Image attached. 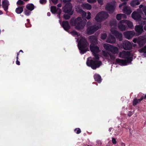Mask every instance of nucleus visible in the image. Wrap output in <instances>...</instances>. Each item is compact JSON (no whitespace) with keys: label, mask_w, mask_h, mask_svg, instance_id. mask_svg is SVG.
<instances>
[{"label":"nucleus","mask_w":146,"mask_h":146,"mask_svg":"<svg viewBox=\"0 0 146 146\" xmlns=\"http://www.w3.org/2000/svg\"><path fill=\"white\" fill-rule=\"evenodd\" d=\"M70 23L71 26H75L76 29L80 30L84 28L86 25V22L83 21L81 17H78L75 19H71Z\"/></svg>","instance_id":"f257e3e1"},{"label":"nucleus","mask_w":146,"mask_h":146,"mask_svg":"<svg viewBox=\"0 0 146 146\" xmlns=\"http://www.w3.org/2000/svg\"><path fill=\"white\" fill-rule=\"evenodd\" d=\"M87 40L84 37H82L78 43V47L81 54H83L87 51H89L88 48L85 49L88 45Z\"/></svg>","instance_id":"f03ea898"},{"label":"nucleus","mask_w":146,"mask_h":146,"mask_svg":"<svg viewBox=\"0 0 146 146\" xmlns=\"http://www.w3.org/2000/svg\"><path fill=\"white\" fill-rule=\"evenodd\" d=\"M102 64L101 61L94 60L92 59H88L86 62L87 65L90 67L93 70H95L99 68Z\"/></svg>","instance_id":"7ed1b4c3"},{"label":"nucleus","mask_w":146,"mask_h":146,"mask_svg":"<svg viewBox=\"0 0 146 146\" xmlns=\"http://www.w3.org/2000/svg\"><path fill=\"white\" fill-rule=\"evenodd\" d=\"M108 16L109 15L106 12L102 11L99 12L96 15L95 19L97 22L101 23L107 19Z\"/></svg>","instance_id":"20e7f679"},{"label":"nucleus","mask_w":146,"mask_h":146,"mask_svg":"<svg viewBox=\"0 0 146 146\" xmlns=\"http://www.w3.org/2000/svg\"><path fill=\"white\" fill-rule=\"evenodd\" d=\"M116 3L115 1H112L110 3H108L106 5V9L109 13H112L114 12L115 7Z\"/></svg>","instance_id":"39448f33"},{"label":"nucleus","mask_w":146,"mask_h":146,"mask_svg":"<svg viewBox=\"0 0 146 146\" xmlns=\"http://www.w3.org/2000/svg\"><path fill=\"white\" fill-rule=\"evenodd\" d=\"M72 6L70 3H67L63 8V11L65 13L68 14L70 15L73 14L72 11Z\"/></svg>","instance_id":"423d86ee"},{"label":"nucleus","mask_w":146,"mask_h":146,"mask_svg":"<svg viewBox=\"0 0 146 146\" xmlns=\"http://www.w3.org/2000/svg\"><path fill=\"white\" fill-rule=\"evenodd\" d=\"M101 27V24H100L99 26L95 25L89 27L87 30V33L89 35L92 34Z\"/></svg>","instance_id":"0eeeda50"},{"label":"nucleus","mask_w":146,"mask_h":146,"mask_svg":"<svg viewBox=\"0 0 146 146\" xmlns=\"http://www.w3.org/2000/svg\"><path fill=\"white\" fill-rule=\"evenodd\" d=\"M132 18L136 22L140 21L142 17L140 14L136 11H133L131 14Z\"/></svg>","instance_id":"6e6552de"},{"label":"nucleus","mask_w":146,"mask_h":146,"mask_svg":"<svg viewBox=\"0 0 146 146\" xmlns=\"http://www.w3.org/2000/svg\"><path fill=\"white\" fill-rule=\"evenodd\" d=\"M111 32L118 40L120 41L122 40L123 35L121 33H120L118 31L115 30L111 31Z\"/></svg>","instance_id":"1a4fd4ad"},{"label":"nucleus","mask_w":146,"mask_h":146,"mask_svg":"<svg viewBox=\"0 0 146 146\" xmlns=\"http://www.w3.org/2000/svg\"><path fill=\"white\" fill-rule=\"evenodd\" d=\"M95 45L90 44V50L93 53H98L100 51L99 47Z\"/></svg>","instance_id":"9d476101"},{"label":"nucleus","mask_w":146,"mask_h":146,"mask_svg":"<svg viewBox=\"0 0 146 146\" xmlns=\"http://www.w3.org/2000/svg\"><path fill=\"white\" fill-rule=\"evenodd\" d=\"M146 42V38L144 36H141L139 38L138 44L139 47L143 46Z\"/></svg>","instance_id":"9b49d317"},{"label":"nucleus","mask_w":146,"mask_h":146,"mask_svg":"<svg viewBox=\"0 0 146 146\" xmlns=\"http://www.w3.org/2000/svg\"><path fill=\"white\" fill-rule=\"evenodd\" d=\"M123 47L125 50H130L132 49V45L131 43L128 41H125L123 42Z\"/></svg>","instance_id":"f8f14e48"},{"label":"nucleus","mask_w":146,"mask_h":146,"mask_svg":"<svg viewBox=\"0 0 146 146\" xmlns=\"http://www.w3.org/2000/svg\"><path fill=\"white\" fill-rule=\"evenodd\" d=\"M117 27L120 30L123 31L127 29V27L126 25L125 24L124 22H121V21L118 23Z\"/></svg>","instance_id":"ddd939ff"},{"label":"nucleus","mask_w":146,"mask_h":146,"mask_svg":"<svg viewBox=\"0 0 146 146\" xmlns=\"http://www.w3.org/2000/svg\"><path fill=\"white\" fill-rule=\"evenodd\" d=\"M131 55V53L129 51H123L120 52L119 57L122 58H126Z\"/></svg>","instance_id":"4468645a"},{"label":"nucleus","mask_w":146,"mask_h":146,"mask_svg":"<svg viewBox=\"0 0 146 146\" xmlns=\"http://www.w3.org/2000/svg\"><path fill=\"white\" fill-rule=\"evenodd\" d=\"M61 26L64 29L67 31H68L70 28V26L69 24V23L67 21H63L62 22Z\"/></svg>","instance_id":"2eb2a0df"},{"label":"nucleus","mask_w":146,"mask_h":146,"mask_svg":"<svg viewBox=\"0 0 146 146\" xmlns=\"http://www.w3.org/2000/svg\"><path fill=\"white\" fill-rule=\"evenodd\" d=\"M89 41L91 43L90 44H96L98 43V40L97 37L94 36H90L89 37Z\"/></svg>","instance_id":"dca6fc26"},{"label":"nucleus","mask_w":146,"mask_h":146,"mask_svg":"<svg viewBox=\"0 0 146 146\" xmlns=\"http://www.w3.org/2000/svg\"><path fill=\"white\" fill-rule=\"evenodd\" d=\"M123 35L125 38L128 39H130L133 36L134 33L133 32L129 31L125 32Z\"/></svg>","instance_id":"f3484780"},{"label":"nucleus","mask_w":146,"mask_h":146,"mask_svg":"<svg viewBox=\"0 0 146 146\" xmlns=\"http://www.w3.org/2000/svg\"><path fill=\"white\" fill-rule=\"evenodd\" d=\"M143 26L141 25H136L135 28V30L137 33L138 35H141L143 32Z\"/></svg>","instance_id":"a211bd4d"},{"label":"nucleus","mask_w":146,"mask_h":146,"mask_svg":"<svg viewBox=\"0 0 146 146\" xmlns=\"http://www.w3.org/2000/svg\"><path fill=\"white\" fill-rule=\"evenodd\" d=\"M124 22L125 24L126 25L127 27V29L128 28H131L133 27V24L132 22L127 20L123 19L121 21V22Z\"/></svg>","instance_id":"6ab92c4d"},{"label":"nucleus","mask_w":146,"mask_h":146,"mask_svg":"<svg viewBox=\"0 0 146 146\" xmlns=\"http://www.w3.org/2000/svg\"><path fill=\"white\" fill-rule=\"evenodd\" d=\"M9 5V2L8 0H4L2 1V7L5 11H6L8 10Z\"/></svg>","instance_id":"aec40b11"},{"label":"nucleus","mask_w":146,"mask_h":146,"mask_svg":"<svg viewBox=\"0 0 146 146\" xmlns=\"http://www.w3.org/2000/svg\"><path fill=\"white\" fill-rule=\"evenodd\" d=\"M116 39L115 37L113 35H110L108 38L106 42L110 43H114L115 42Z\"/></svg>","instance_id":"412c9836"},{"label":"nucleus","mask_w":146,"mask_h":146,"mask_svg":"<svg viewBox=\"0 0 146 146\" xmlns=\"http://www.w3.org/2000/svg\"><path fill=\"white\" fill-rule=\"evenodd\" d=\"M116 62L117 64L121 66L127 65L126 61H125V60L117 58L116 59Z\"/></svg>","instance_id":"4be33fe9"},{"label":"nucleus","mask_w":146,"mask_h":146,"mask_svg":"<svg viewBox=\"0 0 146 146\" xmlns=\"http://www.w3.org/2000/svg\"><path fill=\"white\" fill-rule=\"evenodd\" d=\"M123 12L127 15H129L131 13L132 11L129 7L126 6L124 7L123 9Z\"/></svg>","instance_id":"5701e85b"},{"label":"nucleus","mask_w":146,"mask_h":146,"mask_svg":"<svg viewBox=\"0 0 146 146\" xmlns=\"http://www.w3.org/2000/svg\"><path fill=\"white\" fill-rule=\"evenodd\" d=\"M109 51L113 54H115L118 53L119 50L117 47L111 46L110 47Z\"/></svg>","instance_id":"b1692460"},{"label":"nucleus","mask_w":146,"mask_h":146,"mask_svg":"<svg viewBox=\"0 0 146 146\" xmlns=\"http://www.w3.org/2000/svg\"><path fill=\"white\" fill-rule=\"evenodd\" d=\"M24 6H19L16 9L15 12L18 14H21L23 11Z\"/></svg>","instance_id":"393cba45"},{"label":"nucleus","mask_w":146,"mask_h":146,"mask_svg":"<svg viewBox=\"0 0 146 146\" xmlns=\"http://www.w3.org/2000/svg\"><path fill=\"white\" fill-rule=\"evenodd\" d=\"M94 78L95 80L98 83H100L101 82V77L100 75L96 74L94 75Z\"/></svg>","instance_id":"a878e982"},{"label":"nucleus","mask_w":146,"mask_h":146,"mask_svg":"<svg viewBox=\"0 0 146 146\" xmlns=\"http://www.w3.org/2000/svg\"><path fill=\"white\" fill-rule=\"evenodd\" d=\"M140 3L138 0H133L131 2L130 5L131 6L134 7L136 5H139Z\"/></svg>","instance_id":"bb28decb"},{"label":"nucleus","mask_w":146,"mask_h":146,"mask_svg":"<svg viewBox=\"0 0 146 146\" xmlns=\"http://www.w3.org/2000/svg\"><path fill=\"white\" fill-rule=\"evenodd\" d=\"M26 7L28 10L31 11L34 9L35 6L33 4L29 3L27 4L26 5Z\"/></svg>","instance_id":"cd10ccee"},{"label":"nucleus","mask_w":146,"mask_h":146,"mask_svg":"<svg viewBox=\"0 0 146 146\" xmlns=\"http://www.w3.org/2000/svg\"><path fill=\"white\" fill-rule=\"evenodd\" d=\"M76 11L79 14H80L83 11L80 6H76L75 8Z\"/></svg>","instance_id":"c85d7f7f"},{"label":"nucleus","mask_w":146,"mask_h":146,"mask_svg":"<svg viewBox=\"0 0 146 146\" xmlns=\"http://www.w3.org/2000/svg\"><path fill=\"white\" fill-rule=\"evenodd\" d=\"M57 8L55 6H52L51 7L50 11L52 13L55 14L56 13V10Z\"/></svg>","instance_id":"c756f323"},{"label":"nucleus","mask_w":146,"mask_h":146,"mask_svg":"<svg viewBox=\"0 0 146 146\" xmlns=\"http://www.w3.org/2000/svg\"><path fill=\"white\" fill-rule=\"evenodd\" d=\"M133 57H128L127 58H126V60H125V61H126V64L127 63H130L133 60Z\"/></svg>","instance_id":"7c9ffc66"},{"label":"nucleus","mask_w":146,"mask_h":146,"mask_svg":"<svg viewBox=\"0 0 146 146\" xmlns=\"http://www.w3.org/2000/svg\"><path fill=\"white\" fill-rule=\"evenodd\" d=\"M84 7L88 10H90L92 8L91 5L88 3L84 5Z\"/></svg>","instance_id":"2f4dec72"},{"label":"nucleus","mask_w":146,"mask_h":146,"mask_svg":"<svg viewBox=\"0 0 146 146\" xmlns=\"http://www.w3.org/2000/svg\"><path fill=\"white\" fill-rule=\"evenodd\" d=\"M97 53H93V55L94 56V58H93L94 60L98 61L99 60V55L97 54Z\"/></svg>","instance_id":"473e14b6"},{"label":"nucleus","mask_w":146,"mask_h":146,"mask_svg":"<svg viewBox=\"0 0 146 146\" xmlns=\"http://www.w3.org/2000/svg\"><path fill=\"white\" fill-rule=\"evenodd\" d=\"M24 12L25 14L27 16H29L31 13V11L26 9H24Z\"/></svg>","instance_id":"72a5a7b5"},{"label":"nucleus","mask_w":146,"mask_h":146,"mask_svg":"<svg viewBox=\"0 0 146 146\" xmlns=\"http://www.w3.org/2000/svg\"><path fill=\"white\" fill-rule=\"evenodd\" d=\"M25 4V2L21 0H19L17 2V4L18 5H23Z\"/></svg>","instance_id":"f704fd0d"},{"label":"nucleus","mask_w":146,"mask_h":146,"mask_svg":"<svg viewBox=\"0 0 146 146\" xmlns=\"http://www.w3.org/2000/svg\"><path fill=\"white\" fill-rule=\"evenodd\" d=\"M139 51L141 53L144 52V53H146V45L140 49Z\"/></svg>","instance_id":"c9c22d12"},{"label":"nucleus","mask_w":146,"mask_h":146,"mask_svg":"<svg viewBox=\"0 0 146 146\" xmlns=\"http://www.w3.org/2000/svg\"><path fill=\"white\" fill-rule=\"evenodd\" d=\"M111 46L110 45H109L107 44H104V47L106 49L108 50H110V48Z\"/></svg>","instance_id":"e433bc0d"},{"label":"nucleus","mask_w":146,"mask_h":146,"mask_svg":"<svg viewBox=\"0 0 146 146\" xmlns=\"http://www.w3.org/2000/svg\"><path fill=\"white\" fill-rule=\"evenodd\" d=\"M139 22V23L140 25H141V26H143V25L146 24V21H138Z\"/></svg>","instance_id":"4c0bfd02"},{"label":"nucleus","mask_w":146,"mask_h":146,"mask_svg":"<svg viewBox=\"0 0 146 146\" xmlns=\"http://www.w3.org/2000/svg\"><path fill=\"white\" fill-rule=\"evenodd\" d=\"M121 13L118 14L117 15L116 18L117 19L118 21L120 20L121 19Z\"/></svg>","instance_id":"58836bf2"},{"label":"nucleus","mask_w":146,"mask_h":146,"mask_svg":"<svg viewBox=\"0 0 146 146\" xmlns=\"http://www.w3.org/2000/svg\"><path fill=\"white\" fill-rule=\"evenodd\" d=\"M107 37V35L106 33H103L101 35V38L102 40L105 39Z\"/></svg>","instance_id":"ea45409f"},{"label":"nucleus","mask_w":146,"mask_h":146,"mask_svg":"<svg viewBox=\"0 0 146 146\" xmlns=\"http://www.w3.org/2000/svg\"><path fill=\"white\" fill-rule=\"evenodd\" d=\"M80 14H81L82 15V18H85L87 15L86 13L84 11H83L82 12V13H81Z\"/></svg>","instance_id":"a19ab883"},{"label":"nucleus","mask_w":146,"mask_h":146,"mask_svg":"<svg viewBox=\"0 0 146 146\" xmlns=\"http://www.w3.org/2000/svg\"><path fill=\"white\" fill-rule=\"evenodd\" d=\"M138 103H139V102H138L137 99L136 98H135L133 100V106H135Z\"/></svg>","instance_id":"79ce46f5"},{"label":"nucleus","mask_w":146,"mask_h":146,"mask_svg":"<svg viewBox=\"0 0 146 146\" xmlns=\"http://www.w3.org/2000/svg\"><path fill=\"white\" fill-rule=\"evenodd\" d=\"M76 133L78 134L80 133L81 132V130L79 128H76L74 130Z\"/></svg>","instance_id":"37998d69"},{"label":"nucleus","mask_w":146,"mask_h":146,"mask_svg":"<svg viewBox=\"0 0 146 146\" xmlns=\"http://www.w3.org/2000/svg\"><path fill=\"white\" fill-rule=\"evenodd\" d=\"M108 54L110 55V59L111 60H115V57L113 54H112L110 53H108Z\"/></svg>","instance_id":"c03bdc74"},{"label":"nucleus","mask_w":146,"mask_h":146,"mask_svg":"<svg viewBox=\"0 0 146 146\" xmlns=\"http://www.w3.org/2000/svg\"><path fill=\"white\" fill-rule=\"evenodd\" d=\"M70 17V15H64V18L66 20L68 19Z\"/></svg>","instance_id":"a18cd8bd"},{"label":"nucleus","mask_w":146,"mask_h":146,"mask_svg":"<svg viewBox=\"0 0 146 146\" xmlns=\"http://www.w3.org/2000/svg\"><path fill=\"white\" fill-rule=\"evenodd\" d=\"M61 13V10L59 8H57L56 10V13L57 14L59 15H60Z\"/></svg>","instance_id":"49530a36"},{"label":"nucleus","mask_w":146,"mask_h":146,"mask_svg":"<svg viewBox=\"0 0 146 146\" xmlns=\"http://www.w3.org/2000/svg\"><path fill=\"white\" fill-rule=\"evenodd\" d=\"M71 34L73 36H76L78 35L77 32L75 31H73L71 32Z\"/></svg>","instance_id":"de8ad7c7"},{"label":"nucleus","mask_w":146,"mask_h":146,"mask_svg":"<svg viewBox=\"0 0 146 146\" xmlns=\"http://www.w3.org/2000/svg\"><path fill=\"white\" fill-rule=\"evenodd\" d=\"M88 15L86 17V18L87 19H90L91 18V13L90 12H88L87 13Z\"/></svg>","instance_id":"09e8293b"},{"label":"nucleus","mask_w":146,"mask_h":146,"mask_svg":"<svg viewBox=\"0 0 146 146\" xmlns=\"http://www.w3.org/2000/svg\"><path fill=\"white\" fill-rule=\"evenodd\" d=\"M110 25L111 26H112L113 25H116L117 23L116 21H111L110 23Z\"/></svg>","instance_id":"8fccbe9b"},{"label":"nucleus","mask_w":146,"mask_h":146,"mask_svg":"<svg viewBox=\"0 0 146 146\" xmlns=\"http://www.w3.org/2000/svg\"><path fill=\"white\" fill-rule=\"evenodd\" d=\"M127 4V2H123L121 3L119 5V7L121 8L123 6L126 5Z\"/></svg>","instance_id":"3c124183"},{"label":"nucleus","mask_w":146,"mask_h":146,"mask_svg":"<svg viewBox=\"0 0 146 146\" xmlns=\"http://www.w3.org/2000/svg\"><path fill=\"white\" fill-rule=\"evenodd\" d=\"M87 1L90 3H94L96 2V0H87Z\"/></svg>","instance_id":"603ef678"},{"label":"nucleus","mask_w":146,"mask_h":146,"mask_svg":"<svg viewBox=\"0 0 146 146\" xmlns=\"http://www.w3.org/2000/svg\"><path fill=\"white\" fill-rule=\"evenodd\" d=\"M40 3L43 4H45L46 2V0H40Z\"/></svg>","instance_id":"864d4df0"},{"label":"nucleus","mask_w":146,"mask_h":146,"mask_svg":"<svg viewBox=\"0 0 146 146\" xmlns=\"http://www.w3.org/2000/svg\"><path fill=\"white\" fill-rule=\"evenodd\" d=\"M112 142L113 144H115L117 142L116 139L114 137L112 138Z\"/></svg>","instance_id":"5fc2aeb1"},{"label":"nucleus","mask_w":146,"mask_h":146,"mask_svg":"<svg viewBox=\"0 0 146 146\" xmlns=\"http://www.w3.org/2000/svg\"><path fill=\"white\" fill-rule=\"evenodd\" d=\"M143 11L145 13V15L146 16V7H144L143 9Z\"/></svg>","instance_id":"6e6d98bb"},{"label":"nucleus","mask_w":146,"mask_h":146,"mask_svg":"<svg viewBox=\"0 0 146 146\" xmlns=\"http://www.w3.org/2000/svg\"><path fill=\"white\" fill-rule=\"evenodd\" d=\"M121 17L122 19H126L127 18V16L126 15L124 14H121Z\"/></svg>","instance_id":"4d7b16f0"},{"label":"nucleus","mask_w":146,"mask_h":146,"mask_svg":"<svg viewBox=\"0 0 146 146\" xmlns=\"http://www.w3.org/2000/svg\"><path fill=\"white\" fill-rule=\"evenodd\" d=\"M139 40V38L138 39L135 38L133 40V42L135 43H137L138 44V40Z\"/></svg>","instance_id":"13d9d810"},{"label":"nucleus","mask_w":146,"mask_h":146,"mask_svg":"<svg viewBox=\"0 0 146 146\" xmlns=\"http://www.w3.org/2000/svg\"><path fill=\"white\" fill-rule=\"evenodd\" d=\"M52 2L54 4H56L57 3L58 0H51Z\"/></svg>","instance_id":"bf43d9fd"},{"label":"nucleus","mask_w":146,"mask_h":146,"mask_svg":"<svg viewBox=\"0 0 146 146\" xmlns=\"http://www.w3.org/2000/svg\"><path fill=\"white\" fill-rule=\"evenodd\" d=\"M25 25L27 27H30L31 26V25L30 24V23H28L27 24H25Z\"/></svg>","instance_id":"052dcab7"},{"label":"nucleus","mask_w":146,"mask_h":146,"mask_svg":"<svg viewBox=\"0 0 146 146\" xmlns=\"http://www.w3.org/2000/svg\"><path fill=\"white\" fill-rule=\"evenodd\" d=\"M143 100V97H141L140 99H137V100H138V102H139V103L141 102V101H142V100Z\"/></svg>","instance_id":"680f3d73"},{"label":"nucleus","mask_w":146,"mask_h":146,"mask_svg":"<svg viewBox=\"0 0 146 146\" xmlns=\"http://www.w3.org/2000/svg\"><path fill=\"white\" fill-rule=\"evenodd\" d=\"M71 0H63V2L64 3L66 2H68L70 3V2L71 1Z\"/></svg>","instance_id":"e2e57ef3"},{"label":"nucleus","mask_w":146,"mask_h":146,"mask_svg":"<svg viewBox=\"0 0 146 146\" xmlns=\"http://www.w3.org/2000/svg\"><path fill=\"white\" fill-rule=\"evenodd\" d=\"M16 64L18 65H20V62L19 61H18V60H17L16 61Z\"/></svg>","instance_id":"0e129e2a"},{"label":"nucleus","mask_w":146,"mask_h":146,"mask_svg":"<svg viewBox=\"0 0 146 146\" xmlns=\"http://www.w3.org/2000/svg\"><path fill=\"white\" fill-rule=\"evenodd\" d=\"M141 97L143 98V99H144L145 100L146 99V94H145L144 96H142Z\"/></svg>","instance_id":"69168bd1"},{"label":"nucleus","mask_w":146,"mask_h":146,"mask_svg":"<svg viewBox=\"0 0 146 146\" xmlns=\"http://www.w3.org/2000/svg\"><path fill=\"white\" fill-rule=\"evenodd\" d=\"M61 6H62V5L60 4H58V5H57V6L58 7H61Z\"/></svg>","instance_id":"338daca9"},{"label":"nucleus","mask_w":146,"mask_h":146,"mask_svg":"<svg viewBox=\"0 0 146 146\" xmlns=\"http://www.w3.org/2000/svg\"><path fill=\"white\" fill-rule=\"evenodd\" d=\"M144 29L145 31H146V24H145V26L144 27Z\"/></svg>","instance_id":"774afa93"}]
</instances>
